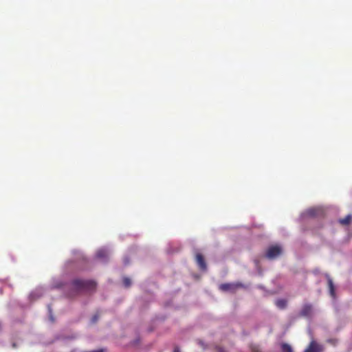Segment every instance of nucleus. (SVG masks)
I'll list each match as a JSON object with an SVG mask.
<instances>
[{
    "instance_id": "nucleus-1",
    "label": "nucleus",
    "mask_w": 352,
    "mask_h": 352,
    "mask_svg": "<svg viewBox=\"0 0 352 352\" xmlns=\"http://www.w3.org/2000/svg\"><path fill=\"white\" fill-rule=\"evenodd\" d=\"M96 287V283L93 280L75 279L72 283V294L74 296L76 293L81 292H89Z\"/></svg>"
},
{
    "instance_id": "nucleus-17",
    "label": "nucleus",
    "mask_w": 352,
    "mask_h": 352,
    "mask_svg": "<svg viewBox=\"0 0 352 352\" xmlns=\"http://www.w3.org/2000/svg\"><path fill=\"white\" fill-rule=\"evenodd\" d=\"M124 262L125 265L129 263V261H128V259L126 258H124Z\"/></svg>"
},
{
    "instance_id": "nucleus-3",
    "label": "nucleus",
    "mask_w": 352,
    "mask_h": 352,
    "mask_svg": "<svg viewBox=\"0 0 352 352\" xmlns=\"http://www.w3.org/2000/svg\"><path fill=\"white\" fill-rule=\"evenodd\" d=\"M322 213V210L319 208H312L307 210L304 212L302 213L301 217H313L317 215H319Z\"/></svg>"
},
{
    "instance_id": "nucleus-16",
    "label": "nucleus",
    "mask_w": 352,
    "mask_h": 352,
    "mask_svg": "<svg viewBox=\"0 0 352 352\" xmlns=\"http://www.w3.org/2000/svg\"><path fill=\"white\" fill-rule=\"evenodd\" d=\"M97 320H98V317H97V316H94L92 318L91 321H92V322H93V323H94V322H96L97 321Z\"/></svg>"
},
{
    "instance_id": "nucleus-20",
    "label": "nucleus",
    "mask_w": 352,
    "mask_h": 352,
    "mask_svg": "<svg viewBox=\"0 0 352 352\" xmlns=\"http://www.w3.org/2000/svg\"><path fill=\"white\" fill-rule=\"evenodd\" d=\"M254 352H261V351L256 350V351H254Z\"/></svg>"
},
{
    "instance_id": "nucleus-19",
    "label": "nucleus",
    "mask_w": 352,
    "mask_h": 352,
    "mask_svg": "<svg viewBox=\"0 0 352 352\" xmlns=\"http://www.w3.org/2000/svg\"><path fill=\"white\" fill-rule=\"evenodd\" d=\"M219 352H225L223 350L221 349Z\"/></svg>"
},
{
    "instance_id": "nucleus-12",
    "label": "nucleus",
    "mask_w": 352,
    "mask_h": 352,
    "mask_svg": "<svg viewBox=\"0 0 352 352\" xmlns=\"http://www.w3.org/2000/svg\"><path fill=\"white\" fill-rule=\"evenodd\" d=\"M352 219L351 214L347 215L345 218L340 219V223L344 225L349 224Z\"/></svg>"
},
{
    "instance_id": "nucleus-8",
    "label": "nucleus",
    "mask_w": 352,
    "mask_h": 352,
    "mask_svg": "<svg viewBox=\"0 0 352 352\" xmlns=\"http://www.w3.org/2000/svg\"><path fill=\"white\" fill-rule=\"evenodd\" d=\"M196 261L201 270H206V263L204 261L203 256L201 254L198 253L196 254Z\"/></svg>"
},
{
    "instance_id": "nucleus-11",
    "label": "nucleus",
    "mask_w": 352,
    "mask_h": 352,
    "mask_svg": "<svg viewBox=\"0 0 352 352\" xmlns=\"http://www.w3.org/2000/svg\"><path fill=\"white\" fill-rule=\"evenodd\" d=\"M287 302L284 299H278L276 301V305L280 309H284L286 307Z\"/></svg>"
},
{
    "instance_id": "nucleus-2",
    "label": "nucleus",
    "mask_w": 352,
    "mask_h": 352,
    "mask_svg": "<svg viewBox=\"0 0 352 352\" xmlns=\"http://www.w3.org/2000/svg\"><path fill=\"white\" fill-rule=\"evenodd\" d=\"M283 252V248L280 245H275L269 247L266 252V257L269 259L277 258Z\"/></svg>"
},
{
    "instance_id": "nucleus-4",
    "label": "nucleus",
    "mask_w": 352,
    "mask_h": 352,
    "mask_svg": "<svg viewBox=\"0 0 352 352\" xmlns=\"http://www.w3.org/2000/svg\"><path fill=\"white\" fill-rule=\"evenodd\" d=\"M110 254V251L107 248H101L98 250L96 252V258L101 261L102 262L107 261L109 256Z\"/></svg>"
},
{
    "instance_id": "nucleus-9",
    "label": "nucleus",
    "mask_w": 352,
    "mask_h": 352,
    "mask_svg": "<svg viewBox=\"0 0 352 352\" xmlns=\"http://www.w3.org/2000/svg\"><path fill=\"white\" fill-rule=\"evenodd\" d=\"M326 277L327 278L329 294L333 298H335L336 293L333 280L328 274L326 275Z\"/></svg>"
},
{
    "instance_id": "nucleus-5",
    "label": "nucleus",
    "mask_w": 352,
    "mask_h": 352,
    "mask_svg": "<svg viewBox=\"0 0 352 352\" xmlns=\"http://www.w3.org/2000/svg\"><path fill=\"white\" fill-rule=\"evenodd\" d=\"M322 346L312 340L309 345L305 349L304 352H322Z\"/></svg>"
},
{
    "instance_id": "nucleus-15",
    "label": "nucleus",
    "mask_w": 352,
    "mask_h": 352,
    "mask_svg": "<svg viewBox=\"0 0 352 352\" xmlns=\"http://www.w3.org/2000/svg\"><path fill=\"white\" fill-rule=\"evenodd\" d=\"M47 308H48V311H49V316H50V320H51L52 322H54V318H53V316H52V309H51V307H50V305H48Z\"/></svg>"
},
{
    "instance_id": "nucleus-7",
    "label": "nucleus",
    "mask_w": 352,
    "mask_h": 352,
    "mask_svg": "<svg viewBox=\"0 0 352 352\" xmlns=\"http://www.w3.org/2000/svg\"><path fill=\"white\" fill-rule=\"evenodd\" d=\"M43 294V289L42 287H38L35 290L32 291L30 294L31 300H36Z\"/></svg>"
},
{
    "instance_id": "nucleus-18",
    "label": "nucleus",
    "mask_w": 352,
    "mask_h": 352,
    "mask_svg": "<svg viewBox=\"0 0 352 352\" xmlns=\"http://www.w3.org/2000/svg\"><path fill=\"white\" fill-rule=\"evenodd\" d=\"M174 352H179V350H178L177 349H175L174 350Z\"/></svg>"
},
{
    "instance_id": "nucleus-14",
    "label": "nucleus",
    "mask_w": 352,
    "mask_h": 352,
    "mask_svg": "<svg viewBox=\"0 0 352 352\" xmlns=\"http://www.w3.org/2000/svg\"><path fill=\"white\" fill-rule=\"evenodd\" d=\"M123 284L126 287H129L131 285L130 278L124 277L123 278Z\"/></svg>"
},
{
    "instance_id": "nucleus-13",
    "label": "nucleus",
    "mask_w": 352,
    "mask_h": 352,
    "mask_svg": "<svg viewBox=\"0 0 352 352\" xmlns=\"http://www.w3.org/2000/svg\"><path fill=\"white\" fill-rule=\"evenodd\" d=\"M281 349L283 352H293L292 346L286 343L281 344Z\"/></svg>"
},
{
    "instance_id": "nucleus-10",
    "label": "nucleus",
    "mask_w": 352,
    "mask_h": 352,
    "mask_svg": "<svg viewBox=\"0 0 352 352\" xmlns=\"http://www.w3.org/2000/svg\"><path fill=\"white\" fill-rule=\"evenodd\" d=\"M312 307L310 305H305L300 311V314L303 316H309L311 313Z\"/></svg>"
},
{
    "instance_id": "nucleus-6",
    "label": "nucleus",
    "mask_w": 352,
    "mask_h": 352,
    "mask_svg": "<svg viewBox=\"0 0 352 352\" xmlns=\"http://www.w3.org/2000/svg\"><path fill=\"white\" fill-rule=\"evenodd\" d=\"M239 286H241V285L234 283H224L219 285V289L223 292H232Z\"/></svg>"
}]
</instances>
